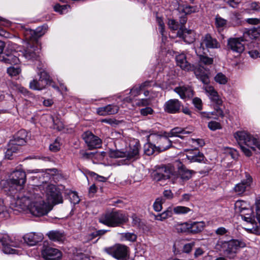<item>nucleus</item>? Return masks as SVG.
I'll list each match as a JSON object with an SVG mask.
<instances>
[{
	"mask_svg": "<svg viewBox=\"0 0 260 260\" xmlns=\"http://www.w3.org/2000/svg\"><path fill=\"white\" fill-rule=\"evenodd\" d=\"M50 150L52 152H57L60 149L59 143L55 140L53 143L50 145Z\"/></svg>",
	"mask_w": 260,
	"mask_h": 260,
	"instance_id": "obj_55",
	"label": "nucleus"
},
{
	"mask_svg": "<svg viewBox=\"0 0 260 260\" xmlns=\"http://www.w3.org/2000/svg\"><path fill=\"white\" fill-rule=\"evenodd\" d=\"M165 219L171 217L173 215L172 209L171 208H168L166 211L161 213Z\"/></svg>",
	"mask_w": 260,
	"mask_h": 260,
	"instance_id": "obj_64",
	"label": "nucleus"
},
{
	"mask_svg": "<svg viewBox=\"0 0 260 260\" xmlns=\"http://www.w3.org/2000/svg\"><path fill=\"white\" fill-rule=\"evenodd\" d=\"M142 89L140 85L135 86L131 89L130 92L132 95L136 96L140 94V92Z\"/></svg>",
	"mask_w": 260,
	"mask_h": 260,
	"instance_id": "obj_54",
	"label": "nucleus"
},
{
	"mask_svg": "<svg viewBox=\"0 0 260 260\" xmlns=\"http://www.w3.org/2000/svg\"><path fill=\"white\" fill-rule=\"evenodd\" d=\"M258 33L255 29H249L243 33L242 37L230 38L228 40V46L233 51L242 53L244 50V41H249L257 37Z\"/></svg>",
	"mask_w": 260,
	"mask_h": 260,
	"instance_id": "obj_4",
	"label": "nucleus"
},
{
	"mask_svg": "<svg viewBox=\"0 0 260 260\" xmlns=\"http://www.w3.org/2000/svg\"><path fill=\"white\" fill-rule=\"evenodd\" d=\"M178 36L183 39L184 42L190 44L196 40V34L193 30L184 29L180 28L177 33Z\"/></svg>",
	"mask_w": 260,
	"mask_h": 260,
	"instance_id": "obj_21",
	"label": "nucleus"
},
{
	"mask_svg": "<svg viewBox=\"0 0 260 260\" xmlns=\"http://www.w3.org/2000/svg\"><path fill=\"white\" fill-rule=\"evenodd\" d=\"M186 156L190 162H202L204 159V156L198 150L191 149L186 150Z\"/></svg>",
	"mask_w": 260,
	"mask_h": 260,
	"instance_id": "obj_20",
	"label": "nucleus"
},
{
	"mask_svg": "<svg viewBox=\"0 0 260 260\" xmlns=\"http://www.w3.org/2000/svg\"><path fill=\"white\" fill-rule=\"evenodd\" d=\"M194 246V242H191V243H187V244H185L183 248V252H185L186 253H189L191 251V250Z\"/></svg>",
	"mask_w": 260,
	"mask_h": 260,
	"instance_id": "obj_58",
	"label": "nucleus"
},
{
	"mask_svg": "<svg viewBox=\"0 0 260 260\" xmlns=\"http://www.w3.org/2000/svg\"><path fill=\"white\" fill-rule=\"evenodd\" d=\"M235 209L236 212H242L244 210L248 209V205L244 201L238 200L235 204Z\"/></svg>",
	"mask_w": 260,
	"mask_h": 260,
	"instance_id": "obj_39",
	"label": "nucleus"
},
{
	"mask_svg": "<svg viewBox=\"0 0 260 260\" xmlns=\"http://www.w3.org/2000/svg\"><path fill=\"white\" fill-rule=\"evenodd\" d=\"M208 127L212 131L220 129L221 125L219 123L216 121H211L208 123Z\"/></svg>",
	"mask_w": 260,
	"mask_h": 260,
	"instance_id": "obj_52",
	"label": "nucleus"
},
{
	"mask_svg": "<svg viewBox=\"0 0 260 260\" xmlns=\"http://www.w3.org/2000/svg\"><path fill=\"white\" fill-rule=\"evenodd\" d=\"M206 91L208 93L210 99L217 105H221L222 103V100L218 95L217 92L214 90L213 87L207 86L205 88Z\"/></svg>",
	"mask_w": 260,
	"mask_h": 260,
	"instance_id": "obj_29",
	"label": "nucleus"
},
{
	"mask_svg": "<svg viewBox=\"0 0 260 260\" xmlns=\"http://www.w3.org/2000/svg\"><path fill=\"white\" fill-rule=\"evenodd\" d=\"M227 24V20L217 15L215 17V25L219 31L222 30Z\"/></svg>",
	"mask_w": 260,
	"mask_h": 260,
	"instance_id": "obj_38",
	"label": "nucleus"
},
{
	"mask_svg": "<svg viewBox=\"0 0 260 260\" xmlns=\"http://www.w3.org/2000/svg\"><path fill=\"white\" fill-rule=\"evenodd\" d=\"M193 131V128L192 127L183 128L179 127H176L172 129L169 133H167L170 137H177L183 139V135L191 134Z\"/></svg>",
	"mask_w": 260,
	"mask_h": 260,
	"instance_id": "obj_24",
	"label": "nucleus"
},
{
	"mask_svg": "<svg viewBox=\"0 0 260 260\" xmlns=\"http://www.w3.org/2000/svg\"><path fill=\"white\" fill-rule=\"evenodd\" d=\"M165 200L162 198H157L153 204V209L156 212H159L162 209V204Z\"/></svg>",
	"mask_w": 260,
	"mask_h": 260,
	"instance_id": "obj_47",
	"label": "nucleus"
},
{
	"mask_svg": "<svg viewBox=\"0 0 260 260\" xmlns=\"http://www.w3.org/2000/svg\"><path fill=\"white\" fill-rule=\"evenodd\" d=\"M22 50L23 56L28 60H38L40 57V49L35 42L27 41L24 43Z\"/></svg>",
	"mask_w": 260,
	"mask_h": 260,
	"instance_id": "obj_11",
	"label": "nucleus"
},
{
	"mask_svg": "<svg viewBox=\"0 0 260 260\" xmlns=\"http://www.w3.org/2000/svg\"><path fill=\"white\" fill-rule=\"evenodd\" d=\"M242 0H224V2L228 4L232 8H236Z\"/></svg>",
	"mask_w": 260,
	"mask_h": 260,
	"instance_id": "obj_56",
	"label": "nucleus"
},
{
	"mask_svg": "<svg viewBox=\"0 0 260 260\" xmlns=\"http://www.w3.org/2000/svg\"><path fill=\"white\" fill-rule=\"evenodd\" d=\"M173 211L176 214H184L188 213L191 210L188 207L179 206L174 207Z\"/></svg>",
	"mask_w": 260,
	"mask_h": 260,
	"instance_id": "obj_43",
	"label": "nucleus"
},
{
	"mask_svg": "<svg viewBox=\"0 0 260 260\" xmlns=\"http://www.w3.org/2000/svg\"><path fill=\"white\" fill-rule=\"evenodd\" d=\"M177 171L176 173V180L175 183L183 185L185 182L189 180L193 171L188 169L180 161L176 162Z\"/></svg>",
	"mask_w": 260,
	"mask_h": 260,
	"instance_id": "obj_9",
	"label": "nucleus"
},
{
	"mask_svg": "<svg viewBox=\"0 0 260 260\" xmlns=\"http://www.w3.org/2000/svg\"><path fill=\"white\" fill-rule=\"evenodd\" d=\"M245 246V244L242 241L232 239L229 241L218 240L216 244V248L223 251L230 258H233L237 250Z\"/></svg>",
	"mask_w": 260,
	"mask_h": 260,
	"instance_id": "obj_5",
	"label": "nucleus"
},
{
	"mask_svg": "<svg viewBox=\"0 0 260 260\" xmlns=\"http://www.w3.org/2000/svg\"><path fill=\"white\" fill-rule=\"evenodd\" d=\"M180 12L185 14V15L196 13L197 11V7L189 5H182L179 7Z\"/></svg>",
	"mask_w": 260,
	"mask_h": 260,
	"instance_id": "obj_37",
	"label": "nucleus"
},
{
	"mask_svg": "<svg viewBox=\"0 0 260 260\" xmlns=\"http://www.w3.org/2000/svg\"><path fill=\"white\" fill-rule=\"evenodd\" d=\"M181 106V103L178 100L171 99L165 103L164 109L167 113L175 114L179 112Z\"/></svg>",
	"mask_w": 260,
	"mask_h": 260,
	"instance_id": "obj_19",
	"label": "nucleus"
},
{
	"mask_svg": "<svg viewBox=\"0 0 260 260\" xmlns=\"http://www.w3.org/2000/svg\"><path fill=\"white\" fill-rule=\"evenodd\" d=\"M0 243L3 246V250L6 254L15 253L16 250L12 247H19L20 243L16 241H13L9 236L6 234L0 233Z\"/></svg>",
	"mask_w": 260,
	"mask_h": 260,
	"instance_id": "obj_12",
	"label": "nucleus"
},
{
	"mask_svg": "<svg viewBox=\"0 0 260 260\" xmlns=\"http://www.w3.org/2000/svg\"><path fill=\"white\" fill-rule=\"evenodd\" d=\"M246 179H243L241 182L237 184L234 190L236 193L238 195H242L247 190H249L252 182L251 177L248 174H246Z\"/></svg>",
	"mask_w": 260,
	"mask_h": 260,
	"instance_id": "obj_15",
	"label": "nucleus"
},
{
	"mask_svg": "<svg viewBox=\"0 0 260 260\" xmlns=\"http://www.w3.org/2000/svg\"><path fill=\"white\" fill-rule=\"evenodd\" d=\"M175 92L178 93L182 99L191 97L193 95V91L189 86H180L174 89Z\"/></svg>",
	"mask_w": 260,
	"mask_h": 260,
	"instance_id": "obj_25",
	"label": "nucleus"
},
{
	"mask_svg": "<svg viewBox=\"0 0 260 260\" xmlns=\"http://www.w3.org/2000/svg\"><path fill=\"white\" fill-rule=\"evenodd\" d=\"M26 137L27 133L26 131L24 129H21L17 132L14 138L11 140V141H12L13 144H16L20 147L25 144Z\"/></svg>",
	"mask_w": 260,
	"mask_h": 260,
	"instance_id": "obj_27",
	"label": "nucleus"
},
{
	"mask_svg": "<svg viewBox=\"0 0 260 260\" xmlns=\"http://www.w3.org/2000/svg\"><path fill=\"white\" fill-rule=\"evenodd\" d=\"M144 148V153L148 156L152 155L155 151H157L155 144L149 141L145 144Z\"/></svg>",
	"mask_w": 260,
	"mask_h": 260,
	"instance_id": "obj_36",
	"label": "nucleus"
},
{
	"mask_svg": "<svg viewBox=\"0 0 260 260\" xmlns=\"http://www.w3.org/2000/svg\"><path fill=\"white\" fill-rule=\"evenodd\" d=\"M47 235L50 240L54 242H63L65 239L63 234L57 231H50Z\"/></svg>",
	"mask_w": 260,
	"mask_h": 260,
	"instance_id": "obj_33",
	"label": "nucleus"
},
{
	"mask_svg": "<svg viewBox=\"0 0 260 260\" xmlns=\"http://www.w3.org/2000/svg\"><path fill=\"white\" fill-rule=\"evenodd\" d=\"M151 175L152 179L155 181L166 180L160 166L157 167L155 170H154L151 173Z\"/></svg>",
	"mask_w": 260,
	"mask_h": 260,
	"instance_id": "obj_35",
	"label": "nucleus"
},
{
	"mask_svg": "<svg viewBox=\"0 0 260 260\" xmlns=\"http://www.w3.org/2000/svg\"><path fill=\"white\" fill-rule=\"evenodd\" d=\"M128 248L123 245L116 244L106 248V251L109 254L118 260H127L128 258Z\"/></svg>",
	"mask_w": 260,
	"mask_h": 260,
	"instance_id": "obj_10",
	"label": "nucleus"
},
{
	"mask_svg": "<svg viewBox=\"0 0 260 260\" xmlns=\"http://www.w3.org/2000/svg\"><path fill=\"white\" fill-rule=\"evenodd\" d=\"M249 8L251 10L259 12L260 11V3L252 2L249 5Z\"/></svg>",
	"mask_w": 260,
	"mask_h": 260,
	"instance_id": "obj_61",
	"label": "nucleus"
},
{
	"mask_svg": "<svg viewBox=\"0 0 260 260\" xmlns=\"http://www.w3.org/2000/svg\"><path fill=\"white\" fill-rule=\"evenodd\" d=\"M214 80L219 84H225L228 82V78L222 73H218L214 77Z\"/></svg>",
	"mask_w": 260,
	"mask_h": 260,
	"instance_id": "obj_42",
	"label": "nucleus"
},
{
	"mask_svg": "<svg viewBox=\"0 0 260 260\" xmlns=\"http://www.w3.org/2000/svg\"><path fill=\"white\" fill-rule=\"evenodd\" d=\"M176 60L177 66H179L182 70L189 71L191 69V64L186 60V55L180 54L176 56Z\"/></svg>",
	"mask_w": 260,
	"mask_h": 260,
	"instance_id": "obj_26",
	"label": "nucleus"
},
{
	"mask_svg": "<svg viewBox=\"0 0 260 260\" xmlns=\"http://www.w3.org/2000/svg\"><path fill=\"white\" fill-rule=\"evenodd\" d=\"M42 254L46 260H59L62 253L57 249L48 247L42 251Z\"/></svg>",
	"mask_w": 260,
	"mask_h": 260,
	"instance_id": "obj_18",
	"label": "nucleus"
},
{
	"mask_svg": "<svg viewBox=\"0 0 260 260\" xmlns=\"http://www.w3.org/2000/svg\"><path fill=\"white\" fill-rule=\"evenodd\" d=\"M26 179V175L24 171L21 170H15L11 173L8 183L11 187L20 190L23 188Z\"/></svg>",
	"mask_w": 260,
	"mask_h": 260,
	"instance_id": "obj_8",
	"label": "nucleus"
},
{
	"mask_svg": "<svg viewBox=\"0 0 260 260\" xmlns=\"http://www.w3.org/2000/svg\"><path fill=\"white\" fill-rule=\"evenodd\" d=\"M194 74L197 77L201 80L202 82L204 84H208L209 82V79L207 76L200 75L198 73V71L197 70L194 71Z\"/></svg>",
	"mask_w": 260,
	"mask_h": 260,
	"instance_id": "obj_59",
	"label": "nucleus"
},
{
	"mask_svg": "<svg viewBox=\"0 0 260 260\" xmlns=\"http://www.w3.org/2000/svg\"><path fill=\"white\" fill-rule=\"evenodd\" d=\"M220 47V43L217 40L207 34L202 38L199 46L196 48V52L197 54L205 53L207 49H217Z\"/></svg>",
	"mask_w": 260,
	"mask_h": 260,
	"instance_id": "obj_7",
	"label": "nucleus"
},
{
	"mask_svg": "<svg viewBox=\"0 0 260 260\" xmlns=\"http://www.w3.org/2000/svg\"><path fill=\"white\" fill-rule=\"evenodd\" d=\"M206 54L205 51V53H201L200 54H197L200 56V63L204 64L205 65H210L213 63V58L209 57L204 54Z\"/></svg>",
	"mask_w": 260,
	"mask_h": 260,
	"instance_id": "obj_41",
	"label": "nucleus"
},
{
	"mask_svg": "<svg viewBox=\"0 0 260 260\" xmlns=\"http://www.w3.org/2000/svg\"><path fill=\"white\" fill-rule=\"evenodd\" d=\"M32 190H29L26 195L14 199L11 203V208L19 212L29 210L36 216L45 215L51 210L50 203H62L61 195L55 186L49 184L46 182Z\"/></svg>",
	"mask_w": 260,
	"mask_h": 260,
	"instance_id": "obj_1",
	"label": "nucleus"
},
{
	"mask_svg": "<svg viewBox=\"0 0 260 260\" xmlns=\"http://www.w3.org/2000/svg\"><path fill=\"white\" fill-rule=\"evenodd\" d=\"M174 227L175 231L177 233L189 232V223L186 222L177 223Z\"/></svg>",
	"mask_w": 260,
	"mask_h": 260,
	"instance_id": "obj_40",
	"label": "nucleus"
},
{
	"mask_svg": "<svg viewBox=\"0 0 260 260\" xmlns=\"http://www.w3.org/2000/svg\"><path fill=\"white\" fill-rule=\"evenodd\" d=\"M0 61L6 63L17 64L19 62L18 57L14 53L6 54V56L1 57Z\"/></svg>",
	"mask_w": 260,
	"mask_h": 260,
	"instance_id": "obj_34",
	"label": "nucleus"
},
{
	"mask_svg": "<svg viewBox=\"0 0 260 260\" xmlns=\"http://www.w3.org/2000/svg\"><path fill=\"white\" fill-rule=\"evenodd\" d=\"M68 7L67 5H60L59 4H56L54 6V10L55 11L59 13L60 14H63Z\"/></svg>",
	"mask_w": 260,
	"mask_h": 260,
	"instance_id": "obj_50",
	"label": "nucleus"
},
{
	"mask_svg": "<svg viewBox=\"0 0 260 260\" xmlns=\"http://www.w3.org/2000/svg\"><path fill=\"white\" fill-rule=\"evenodd\" d=\"M205 225V222L203 221L194 222L189 224V232L192 234L201 232L204 230Z\"/></svg>",
	"mask_w": 260,
	"mask_h": 260,
	"instance_id": "obj_32",
	"label": "nucleus"
},
{
	"mask_svg": "<svg viewBox=\"0 0 260 260\" xmlns=\"http://www.w3.org/2000/svg\"><path fill=\"white\" fill-rule=\"evenodd\" d=\"M128 221L127 214L121 210H113L106 212L99 218L101 223L109 227L119 226Z\"/></svg>",
	"mask_w": 260,
	"mask_h": 260,
	"instance_id": "obj_3",
	"label": "nucleus"
},
{
	"mask_svg": "<svg viewBox=\"0 0 260 260\" xmlns=\"http://www.w3.org/2000/svg\"><path fill=\"white\" fill-rule=\"evenodd\" d=\"M39 76V80L33 79L29 83V87L33 90H40L44 89L48 84L50 77L49 75L44 70H40L38 72Z\"/></svg>",
	"mask_w": 260,
	"mask_h": 260,
	"instance_id": "obj_13",
	"label": "nucleus"
},
{
	"mask_svg": "<svg viewBox=\"0 0 260 260\" xmlns=\"http://www.w3.org/2000/svg\"><path fill=\"white\" fill-rule=\"evenodd\" d=\"M122 238L130 242L136 241L137 236L133 233H125L122 234Z\"/></svg>",
	"mask_w": 260,
	"mask_h": 260,
	"instance_id": "obj_44",
	"label": "nucleus"
},
{
	"mask_svg": "<svg viewBox=\"0 0 260 260\" xmlns=\"http://www.w3.org/2000/svg\"><path fill=\"white\" fill-rule=\"evenodd\" d=\"M23 238L28 245L32 246L41 241L43 239V236L41 233H29L25 234Z\"/></svg>",
	"mask_w": 260,
	"mask_h": 260,
	"instance_id": "obj_22",
	"label": "nucleus"
},
{
	"mask_svg": "<svg viewBox=\"0 0 260 260\" xmlns=\"http://www.w3.org/2000/svg\"><path fill=\"white\" fill-rule=\"evenodd\" d=\"M79 154L82 159H86L91 158L93 156L92 153H88L84 150L79 151Z\"/></svg>",
	"mask_w": 260,
	"mask_h": 260,
	"instance_id": "obj_53",
	"label": "nucleus"
},
{
	"mask_svg": "<svg viewBox=\"0 0 260 260\" xmlns=\"http://www.w3.org/2000/svg\"><path fill=\"white\" fill-rule=\"evenodd\" d=\"M206 91L208 93L210 99L217 105H221L222 103V100L218 95L217 92L214 90L213 87L207 86L205 88Z\"/></svg>",
	"mask_w": 260,
	"mask_h": 260,
	"instance_id": "obj_30",
	"label": "nucleus"
},
{
	"mask_svg": "<svg viewBox=\"0 0 260 260\" xmlns=\"http://www.w3.org/2000/svg\"><path fill=\"white\" fill-rule=\"evenodd\" d=\"M140 144L137 140L131 142L129 148L125 151V158L127 159L135 160L139 158Z\"/></svg>",
	"mask_w": 260,
	"mask_h": 260,
	"instance_id": "obj_16",
	"label": "nucleus"
},
{
	"mask_svg": "<svg viewBox=\"0 0 260 260\" xmlns=\"http://www.w3.org/2000/svg\"><path fill=\"white\" fill-rule=\"evenodd\" d=\"M156 21L159 26V30L162 35H164L165 31V24L161 18L157 17Z\"/></svg>",
	"mask_w": 260,
	"mask_h": 260,
	"instance_id": "obj_51",
	"label": "nucleus"
},
{
	"mask_svg": "<svg viewBox=\"0 0 260 260\" xmlns=\"http://www.w3.org/2000/svg\"><path fill=\"white\" fill-rule=\"evenodd\" d=\"M234 137L240 145L241 149L247 156H250L252 153L245 146L250 148L253 151H256V148H257L260 152V141L248 133L238 131L235 133Z\"/></svg>",
	"mask_w": 260,
	"mask_h": 260,
	"instance_id": "obj_2",
	"label": "nucleus"
},
{
	"mask_svg": "<svg viewBox=\"0 0 260 260\" xmlns=\"http://www.w3.org/2000/svg\"><path fill=\"white\" fill-rule=\"evenodd\" d=\"M214 112H202L200 113V114L202 118L205 119H210L212 118V116L214 115Z\"/></svg>",
	"mask_w": 260,
	"mask_h": 260,
	"instance_id": "obj_62",
	"label": "nucleus"
},
{
	"mask_svg": "<svg viewBox=\"0 0 260 260\" xmlns=\"http://www.w3.org/2000/svg\"><path fill=\"white\" fill-rule=\"evenodd\" d=\"M125 152L119 150H110L109 156L111 157H125Z\"/></svg>",
	"mask_w": 260,
	"mask_h": 260,
	"instance_id": "obj_45",
	"label": "nucleus"
},
{
	"mask_svg": "<svg viewBox=\"0 0 260 260\" xmlns=\"http://www.w3.org/2000/svg\"><path fill=\"white\" fill-rule=\"evenodd\" d=\"M20 147L16 144H13L12 141L10 142L8 146V148L5 152V158L8 159H12L13 158V155L16 153L20 149Z\"/></svg>",
	"mask_w": 260,
	"mask_h": 260,
	"instance_id": "obj_31",
	"label": "nucleus"
},
{
	"mask_svg": "<svg viewBox=\"0 0 260 260\" xmlns=\"http://www.w3.org/2000/svg\"><path fill=\"white\" fill-rule=\"evenodd\" d=\"M150 104L149 100L147 99H142L139 100L137 103V105L138 106H146L149 105Z\"/></svg>",
	"mask_w": 260,
	"mask_h": 260,
	"instance_id": "obj_63",
	"label": "nucleus"
},
{
	"mask_svg": "<svg viewBox=\"0 0 260 260\" xmlns=\"http://www.w3.org/2000/svg\"><path fill=\"white\" fill-rule=\"evenodd\" d=\"M53 128L57 129L58 131L62 130L64 128V125L62 122L58 119H53Z\"/></svg>",
	"mask_w": 260,
	"mask_h": 260,
	"instance_id": "obj_48",
	"label": "nucleus"
},
{
	"mask_svg": "<svg viewBox=\"0 0 260 260\" xmlns=\"http://www.w3.org/2000/svg\"><path fill=\"white\" fill-rule=\"evenodd\" d=\"M168 25L171 29L174 30H177L179 27L178 23L175 20L172 19H169Z\"/></svg>",
	"mask_w": 260,
	"mask_h": 260,
	"instance_id": "obj_49",
	"label": "nucleus"
},
{
	"mask_svg": "<svg viewBox=\"0 0 260 260\" xmlns=\"http://www.w3.org/2000/svg\"><path fill=\"white\" fill-rule=\"evenodd\" d=\"M192 103L195 107L199 110L202 109V100L200 98H194L192 100Z\"/></svg>",
	"mask_w": 260,
	"mask_h": 260,
	"instance_id": "obj_57",
	"label": "nucleus"
},
{
	"mask_svg": "<svg viewBox=\"0 0 260 260\" xmlns=\"http://www.w3.org/2000/svg\"><path fill=\"white\" fill-rule=\"evenodd\" d=\"M21 72L19 67H10L7 69V73L11 76H15L19 75Z\"/></svg>",
	"mask_w": 260,
	"mask_h": 260,
	"instance_id": "obj_46",
	"label": "nucleus"
},
{
	"mask_svg": "<svg viewBox=\"0 0 260 260\" xmlns=\"http://www.w3.org/2000/svg\"><path fill=\"white\" fill-rule=\"evenodd\" d=\"M206 91L208 93L210 99L217 105H221L222 103V100L218 95L217 92L214 90L213 87L207 86L205 88Z\"/></svg>",
	"mask_w": 260,
	"mask_h": 260,
	"instance_id": "obj_28",
	"label": "nucleus"
},
{
	"mask_svg": "<svg viewBox=\"0 0 260 260\" xmlns=\"http://www.w3.org/2000/svg\"><path fill=\"white\" fill-rule=\"evenodd\" d=\"M153 110L149 107H147L140 110V113L143 116H147L153 114Z\"/></svg>",
	"mask_w": 260,
	"mask_h": 260,
	"instance_id": "obj_60",
	"label": "nucleus"
},
{
	"mask_svg": "<svg viewBox=\"0 0 260 260\" xmlns=\"http://www.w3.org/2000/svg\"><path fill=\"white\" fill-rule=\"evenodd\" d=\"M160 167L165 180L169 179L171 182L174 184V182L176 180V171L175 166L171 164H168Z\"/></svg>",
	"mask_w": 260,
	"mask_h": 260,
	"instance_id": "obj_17",
	"label": "nucleus"
},
{
	"mask_svg": "<svg viewBox=\"0 0 260 260\" xmlns=\"http://www.w3.org/2000/svg\"><path fill=\"white\" fill-rule=\"evenodd\" d=\"M82 138L89 149L99 148L101 145V139L90 132H84Z\"/></svg>",
	"mask_w": 260,
	"mask_h": 260,
	"instance_id": "obj_14",
	"label": "nucleus"
},
{
	"mask_svg": "<svg viewBox=\"0 0 260 260\" xmlns=\"http://www.w3.org/2000/svg\"><path fill=\"white\" fill-rule=\"evenodd\" d=\"M170 136L167 132L152 133L147 136V141L153 143L158 152L165 151L169 148L171 145V141L169 139Z\"/></svg>",
	"mask_w": 260,
	"mask_h": 260,
	"instance_id": "obj_6",
	"label": "nucleus"
},
{
	"mask_svg": "<svg viewBox=\"0 0 260 260\" xmlns=\"http://www.w3.org/2000/svg\"><path fill=\"white\" fill-rule=\"evenodd\" d=\"M119 110V107L114 105H108L106 106L96 109V113L101 116H106L116 114Z\"/></svg>",
	"mask_w": 260,
	"mask_h": 260,
	"instance_id": "obj_23",
	"label": "nucleus"
}]
</instances>
